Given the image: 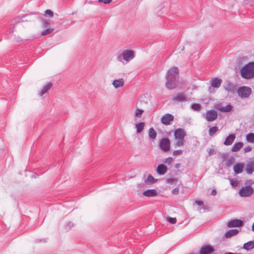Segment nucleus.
I'll return each instance as SVG.
<instances>
[{"label":"nucleus","instance_id":"f257e3e1","mask_svg":"<svg viewBox=\"0 0 254 254\" xmlns=\"http://www.w3.org/2000/svg\"><path fill=\"white\" fill-rule=\"evenodd\" d=\"M179 78V70L177 67H173L170 68L166 75V87L169 89H173L176 87Z\"/></svg>","mask_w":254,"mask_h":254},{"label":"nucleus","instance_id":"f03ea898","mask_svg":"<svg viewBox=\"0 0 254 254\" xmlns=\"http://www.w3.org/2000/svg\"><path fill=\"white\" fill-rule=\"evenodd\" d=\"M241 76L250 79L254 77V62H250L244 66L240 70Z\"/></svg>","mask_w":254,"mask_h":254},{"label":"nucleus","instance_id":"7ed1b4c3","mask_svg":"<svg viewBox=\"0 0 254 254\" xmlns=\"http://www.w3.org/2000/svg\"><path fill=\"white\" fill-rule=\"evenodd\" d=\"M134 56V52L132 50H125L118 55L117 60L124 64H125L132 60Z\"/></svg>","mask_w":254,"mask_h":254},{"label":"nucleus","instance_id":"20e7f679","mask_svg":"<svg viewBox=\"0 0 254 254\" xmlns=\"http://www.w3.org/2000/svg\"><path fill=\"white\" fill-rule=\"evenodd\" d=\"M187 135L186 132L183 128H178L174 131V136L176 140L175 145L177 147H181L184 145L185 137Z\"/></svg>","mask_w":254,"mask_h":254},{"label":"nucleus","instance_id":"39448f33","mask_svg":"<svg viewBox=\"0 0 254 254\" xmlns=\"http://www.w3.org/2000/svg\"><path fill=\"white\" fill-rule=\"evenodd\" d=\"M237 92L240 97L242 98H246L250 96L252 93V89L250 87L247 86H242L239 87Z\"/></svg>","mask_w":254,"mask_h":254},{"label":"nucleus","instance_id":"423d86ee","mask_svg":"<svg viewBox=\"0 0 254 254\" xmlns=\"http://www.w3.org/2000/svg\"><path fill=\"white\" fill-rule=\"evenodd\" d=\"M254 193V190L250 186L242 187L239 191L241 197H248Z\"/></svg>","mask_w":254,"mask_h":254},{"label":"nucleus","instance_id":"0eeeda50","mask_svg":"<svg viewBox=\"0 0 254 254\" xmlns=\"http://www.w3.org/2000/svg\"><path fill=\"white\" fill-rule=\"evenodd\" d=\"M170 142L169 139L164 138L159 141V147L161 150L167 152L170 150Z\"/></svg>","mask_w":254,"mask_h":254},{"label":"nucleus","instance_id":"6e6552de","mask_svg":"<svg viewBox=\"0 0 254 254\" xmlns=\"http://www.w3.org/2000/svg\"><path fill=\"white\" fill-rule=\"evenodd\" d=\"M217 116V112L214 110H211L206 112L205 118L208 122H212L216 119Z\"/></svg>","mask_w":254,"mask_h":254},{"label":"nucleus","instance_id":"1a4fd4ad","mask_svg":"<svg viewBox=\"0 0 254 254\" xmlns=\"http://www.w3.org/2000/svg\"><path fill=\"white\" fill-rule=\"evenodd\" d=\"M214 252V248L210 245L203 246L199 251V254H211Z\"/></svg>","mask_w":254,"mask_h":254},{"label":"nucleus","instance_id":"9d476101","mask_svg":"<svg viewBox=\"0 0 254 254\" xmlns=\"http://www.w3.org/2000/svg\"><path fill=\"white\" fill-rule=\"evenodd\" d=\"M174 117L170 114H166L161 118V123L165 125H169L173 121Z\"/></svg>","mask_w":254,"mask_h":254},{"label":"nucleus","instance_id":"9b49d317","mask_svg":"<svg viewBox=\"0 0 254 254\" xmlns=\"http://www.w3.org/2000/svg\"><path fill=\"white\" fill-rule=\"evenodd\" d=\"M112 84L115 89L122 88L125 84V80L123 78L115 79L113 81Z\"/></svg>","mask_w":254,"mask_h":254},{"label":"nucleus","instance_id":"f8f14e48","mask_svg":"<svg viewBox=\"0 0 254 254\" xmlns=\"http://www.w3.org/2000/svg\"><path fill=\"white\" fill-rule=\"evenodd\" d=\"M243 222L239 219L232 220L228 222L227 226L229 228L241 227L243 225Z\"/></svg>","mask_w":254,"mask_h":254},{"label":"nucleus","instance_id":"ddd939ff","mask_svg":"<svg viewBox=\"0 0 254 254\" xmlns=\"http://www.w3.org/2000/svg\"><path fill=\"white\" fill-rule=\"evenodd\" d=\"M236 135L235 134H229L226 137L223 144L226 146L231 145L234 141Z\"/></svg>","mask_w":254,"mask_h":254},{"label":"nucleus","instance_id":"4468645a","mask_svg":"<svg viewBox=\"0 0 254 254\" xmlns=\"http://www.w3.org/2000/svg\"><path fill=\"white\" fill-rule=\"evenodd\" d=\"M167 167L163 164H159L157 169V173L160 175H163L167 172Z\"/></svg>","mask_w":254,"mask_h":254},{"label":"nucleus","instance_id":"2eb2a0df","mask_svg":"<svg viewBox=\"0 0 254 254\" xmlns=\"http://www.w3.org/2000/svg\"><path fill=\"white\" fill-rule=\"evenodd\" d=\"M224 87L226 90L233 92L236 89V86L230 81H226L224 84Z\"/></svg>","mask_w":254,"mask_h":254},{"label":"nucleus","instance_id":"dca6fc26","mask_svg":"<svg viewBox=\"0 0 254 254\" xmlns=\"http://www.w3.org/2000/svg\"><path fill=\"white\" fill-rule=\"evenodd\" d=\"M158 194L157 191L156 190H148L143 192V195L147 197H153L157 195Z\"/></svg>","mask_w":254,"mask_h":254},{"label":"nucleus","instance_id":"f3484780","mask_svg":"<svg viewBox=\"0 0 254 254\" xmlns=\"http://www.w3.org/2000/svg\"><path fill=\"white\" fill-rule=\"evenodd\" d=\"M246 171L248 174H251L254 172V161H250L247 164Z\"/></svg>","mask_w":254,"mask_h":254},{"label":"nucleus","instance_id":"a211bd4d","mask_svg":"<svg viewBox=\"0 0 254 254\" xmlns=\"http://www.w3.org/2000/svg\"><path fill=\"white\" fill-rule=\"evenodd\" d=\"M233 169L235 174H240L243 171L244 165L242 163L236 164L234 166Z\"/></svg>","mask_w":254,"mask_h":254},{"label":"nucleus","instance_id":"6ab92c4d","mask_svg":"<svg viewBox=\"0 0 254 254\" xmlns=\"http://www.w3.org/2000/svg\"><path fill=\"white\" fill-rule=\"evenodd\" d=\"M222 82V80L221 79L218 78H214L212 79L211 81V86L214 88H218L220 86Z\"/></svg>","mask_w":254,"mask_h":254},{"label":"nucleus","instance_id":"aec40b11","mask_svg":"<svg viewBox=\"0 0 254 254\" xmlns=\"http://www.w3.org/2000/svg\"><path fill=\"white\" fill-rule=\"evenodd\" d=\"M174 101L182 102L187 101V97L184 94H178L173 98Z\"/></svg>","mask_w":254,"mask_h":254},{"label":"nucleus","instance_id":"412c9836","mask_svg":"<svg viewBox=\"0 0 254 254\" xmlns=\"http://www.w3.org/2000/svg\"><path fill=\"white\" fill-rule=\"evenodd\" d=\"M254 248V241H249L243 245V249L249 251Z\"/></svg>","mask_w":254,"mask_h":254},{"label":"nucleus","instance_id":"4be33fe9","mask_svg":"<svg viewBox=\"0 0 254 254\" xmlns=\"http://www.w3.org/2000/svg\"><path fill=\"white\" fill-rule=\"evenodd\" d=\"M239 233V231L237 229H231L227 231L225 236L226 238H229L232 236L236 235Z\"/></svg>","mask_w":254,"mask_h":254},{"label":"nucleus","instance_id":"5701e85b","mask_svg":"<svg viewBox=\"0 0 254 254\" xmlns=\"http://www.w3.org/2000/svg\"><path fill=\"white\" fill-rule=\"evenodd\" d=\"M243 143L242 142H238L235 143L232 147V152H237L243 147Z\"/></svg>","mask_w":254,"mask_h":254},{"label":"nucleus","instance_id":"b1692460","mask_svg":"<svg viewBox=\"0 0 254 254\" xmlns=\"http://www.w3.org/2000/svg\"><path fill=\"white\" fill-rule=\"evenodd\" d=\"M145 127V124L143 122H141L138 124H136L135 125V127L136 129L137 133H139L144 129Z\"/></svg>","mask_w":254,"mask_h":254},{"label":"nucleus","instance_id":"393cba45","mask_svg":"<svg viewBox=\"0 0 254 254\" xmlns=\"http://www.w3.org/2000/svg\"><path fill=\"white\" fill-rule=\"evenodd\" d=\"M157 180L155 179L151 175H149L145 180L144 182L148 185H151L155 183Z\"/></svg>","mask_w":254,"mask_h":254},{"label":"nucleus","instance_id":"a878e982","mask_svg":"<svg viewBox=\"0 0 254 254\" xmlns=\"http://www.w3.org/2000/svg\"><path fill=\"white\" fill-rule=\"evenodd\" d=\"M232 108L233 107L231 105H228L225 107H220L218 109L222 112L228 113L232 110Z\"/></svg>","mask_w":254,"mask_h":254},{"label":"nucleus","instance_id":"bb28decb","mask_svg":"<svg viewBox=\"0 0 254 254\" xmlns=\"http://www.w3.org/2000/svg\"><path fill=\"white\" fill-rule=\"evenodd\" d=\"M52 87V84L50 83H49L47 84L46 85H45L41 91L40 93V95L41 96H43L45 93H46Z\"/></svg>","mask_w":254,"mask_h":254},{"label":"nucleus","instance_id":"cd10ccee","mask_svg":"<svg viewBox=\"0 0 254 254\" xmlns=\"http://www.w3.org/2000/svg\"><path fill=\"white\" fill-rule=\"evenodd\" d=\"M246 138L247 141L251 143H254V133H250L246 135Z\"/></svg>","mask_w":254,"mask_h":254},{"label":"nucleus","instance_id":"c85d7f7f","mask_svg":"<svg viewBox=\"0 0 254 254\" xmlns=\"http://www.w3.org/2000/svg\"><path fill=\"white\" fill-rule=\"evenodd\" d=\"M144 113V110L140 109H136L135 111V117L140 118Z\"/></svg>","mask_w":254,"mask_h":254},{"label":"nucleus","instance_id":"c756f323","mask_svg":"<svg viewBox=\"0 0 254 254\" xmlns=\"http://www.w3.org/2000/svg\"><path fill=\"white\" fill-rule=\"evenodd\" d=\"M157 133L153 128L151 127L149 129V136L152 139L156 137Z\"/></svg>","mask_w":254,"mask_h":254},{"label":"nucleus","instance_id":"7c9ffc66","mask_svg":"<svg viewBox=\"0 0 254 254\" xmlns=\"http://www.w3.org/2000/svg\"><path fill=\"white\" fill-rule=\"evenodd\" d=\"M218 130V128L217 127H211L209 129V134L210 136L213 135Z\"/></svg>","mask_w":254,"mask_h":254},{"label":"nucleus","instance_id":"2f4dec72","mask_svg":"<svg viewBox=\"0 0 254 254\" xmlns=\"http://www.w3.org/2000/svg\"><path fill=\"white\" fill-rule=\"evenodd\" d=\"M235 161V158L233 157H231L226 161V165L230 167L234 163Z\"/></svg>","mask_w":254,"mask_h":254},{"label":"nucleus","instance_id":"473e14b6","mask_svg":"<svg viewBox=\"0 0 254 254\" xmlns=\"http://www.w3.org/2000/svg\"><path fill=\"white\" fill-rule=\"evenodd\" d=\"M26 16H24L23 17H16V18H15L13 20V24H15L17 23H19V22H23L25 20H28V19H26V20H24L23 18H25Z\"/></svg>","mask_w":254,"mask_h":254},{"label":"nucleus","instance_id":"72a5a7b5","mask_svg":"<svg viewBox=\"0 0 254 254\" xmlns=\"http://www.w3.org/2000/svg\"><path fill=\"white\" fill-rule=\"evenodd\" d=\"M191 108L192 110L198 111L201 109V106L199 104H193L191 105Z\"/></svg>","mask_w":254,"mask_h":254},{"label":"nucleus","instance_id":"f704fd0d","mask_svg":"<svg viewBox=\"0 0 254 254\" xmlns=\"http://www.w3.org/2000/svg\"><path fill=\"white\" fill-rule=\"evenodd\" d=\"M54 31V29L52 28H48L43 31L42 32L41 34L42 35H46L51 33H52Z\"/></svg>","mask_w":254,"mask_h":254},{"label":"nucleus","instance_id":"c9c22d12","mask_svg":"<svg viewBox=\"0 0 254 254\" xmlns=\"http://www.w3.org/2000/svg\"><path fill=\"white\" fill-rule=\"evenodd\" d=\"M230 182L231 185L233 187H236L239 184L238 181H237L236 180L231 179L230 180Z\"/></svg>","mask_w":254,"mask_h":254},{"label":"nucleus","instance_id":"e433bc0d","mask_svg":"<svg viewBox=\"0 0 254 254\" xmlns=\"http://www.w3.org/2000/svg\"><path fill=\"white\" fill-rule=\"evenodd\" d=\"M177 182V179L176 178H174L168 179L166 181V183L167 184H171V185H172L174 183H175Z\"/></svg>","mask_w":254,"mask_h":254},{"label":"nucleus","instance_id":"4c0bfd02","mask_svg":"<svg viewBox=\"0 0 254 254\" xmlns=\"http://www.w3.org/2000/svg\"><path fill=\"white\" fill-rule=\"evenodd\" d=\"M167 220L171 224H175L176 223L177 219L176 218H172L168 217L167 218Z\"/></svg>","mask_w":254,"mask_h":254},{"label":"nucleus","instance_id":"58836bf2","mask_svg":"<svg viewBox=\"0 0 254 254\" xmlns=\"http://www.w3.org/2000/svg\"><path fill=\"white\" fill-rule=\"evenodd\" d=\"M173 160V158L171 157H169L166 158L164 160L163 162L164 163L170 164L172 162Z\"/></svg>","mask_w":254,"mask_h":254},{"label":"nucleus","instance_id":"ea45409f","mask_svg":"<svg viewBox=\"0 0 254 254\" xmlns=\"http://www.w3.org/2000/svg\"><path fill=\"white\" fill-rule=\"evenodd\" d=\"M183 153V150H177L173 151V155L174 156H178L182 154Z\"/></svg>","mask_w":254,"mask_h":254},{"label":"nucleus","instance_id":"a19ab883","mask_svg":"<svg viewBox=\"0 0 254 254\" xmlns=\"http://www.w3.org/2000/svg\"><path fill=\"white\" fill-rule=\"evenodd\" d=\"M45 14L49 15L51 17L53 16V12L50 9H48L45 11Z\"/></svg>","mask_w":254,"mask_h":254},{"label":"nucleus","instance_id":"79ce46f5","mask_svg":"<svg viewBox=\"0 0 254 254\" xmlns=\"http://www.w3.org/2000/svg\"><path fill=\"white\" fill-rule=\"evenodd\" d=\"M179 192V188L177 187L175 188L172 190V193L174 194H177Z\"/></svg>","mask_w":254,"mask_h":254},{"label":"nucleus","instance_id":"37998d69","mask_svg":"<svg viewBox=\"0 0 254 254\" xmlns=\"http://www.w3.org/2000/svg\"><path fill=\"white\" fill-rule=\"evenodd\" d=\"M252 150V147L250 146H247L244 148V151L245 153L250 152Z\"/></svg>","mask_w":254,"mask_h":254},{"label":"nucleus","instance_id":"c03bdc74","mask_svg":"<svg viewBox=\"0 0 254 254\" xmlns=\"http://www.w3.org/2000/svg\"><path fill=\"white\" fill-rule=\"evenodd\" d=\"M215 153V150L214 149H211L209 150V152H208V154H209V155L210 156L213 154H214Z\"/></svg>","mask_w":254,"mask_h":254},{"label":"nucleus","instance_id":"a18cd8bd","mask_svg":"<svg viewBox=\"0 0 254 254\" xmlns=\"http://www.w3.org/2000/svg\"><path fill=\"white\" fill-rule=\"evenodd\" d=\"M195 203H196V204H197L198 205H202L203 204V202L202 201H199V200L195 201Z\"/></svg>","mask_w":254,"mask_h":254},{"label":"nucleus","instance_id":"49530a36","mask_svg":"<svg viewBox=\"0 0 254 254\" xmlns=\"http://www.w3.org/2000/svg\"><path fill=\"white\" fill-rule=\"evenodd\" d=\"M43 26L44 27H46L49 24L48 21L46 20H43Z\"/></svg>","mask_w":254,"mask_h":254},{"label":"nucleus","instance_id":"de8ad7c7","mask_svg":"<svg viewBox=\"0 0 254 254\" xmlns=\"http://www.w3.org/2000/svg\"><path fill=\"white\" fill-rule=\"evenodd\" d=\"M112 0H103V2L105 4H108L111 3Z\"/></svg>","mask_w":254,"mask_h":254},{"label":"nucleus","instance_id":"09e8293b","mask_svg":"<svg viewBox=\"0 0 254 254\" xmlns=\"http://www.w3.org/2000/svg\"><path fill=\"white\" fill-rule=\"evenodd\" d=\"M253 181L252 180H247L246 182V184L248 185H251L253 183Z\"/></svg>","mask_w":254,"mask_h":254},{"label":"nucleus","instance_id":"8fccbe9b","mask_svg":"<svg viewBox=\"0 0 254 254\" xmlns=\"http://www.w3.org/2000/svg\"><path fill=\"white\" fill-rule=\"evenodd\" d=\"M211 195H215L216 194V191L215 190H213L211 193Z\"/></svg>","mask_w":254,"mask_h":254},{"label":"nucleus","instance_id":"3c124183","mask_svg":"<svg viewBox=\"0 0 254 254\" xmlns=\"http://www.w3.org/2000/svg\"><path fill=\"white\" fill-rule=\"evenodd\" d=\"M180 166V164L177 163L175 165V168H179Z\"/></svg>","mask_w":254,"mask_h":254},{"label":"nucleus","instance_id":"603ef678","mask_svg":"<svg viewBox=\"0 0 254 254\" xmlns=\"http://www.w3.org/2000/svg\"><path fill=\"white\" fill-rule=\"evenodd\" d=\"M68 225L70 227V226H73V224L71 222H69L68 223Z\"/></svg>","mask_w":254,"mask_h":254},{"label":"nucleus","instance_id":"864d4df0","mask_svg":"<svg viewBox=\"0 0 254 254\" xmlns=\"http://www.w3.org/2000/svg\"><path fill=\"white\" fill-rule=\"evenodd\" d=\"M252 229L254 232V223L252 225Z\"/></svg>","mask_w":254,"mask_h":254},{"label":"nucleus","instance_id":"5fc2aeb1","mask_svg":"<svg viewBox=\"0 0 254 254\" xmlns=\"http://www.w3.org/2000/svg\"><path fill=\"white\" fill-rule=\"evenodd\" d=\"M9 31H10V32H13V29H12V28H10V29H9Z\"/></svg>","mask_w":254,"mask_h":254},{"label":"nucleus","instance_id":"6e6d98bb","mask_svg":"<svg viewBox=\"0 0 254 254\" xmlns=\"http://www.w3.org/2000/svg\"><path fill=\"white\" fill-rule=\"evenodd\" d=\"M103 0H98V2H103Z\"/></svg>","mask_w":254,"mask_h":254},{"label":"nucleus","instance_id":"4d7b16f0","mask_svg":"<svg viewBox=\"0 0 254 254\" xmlns=\"http://www.w3.org/2000/svg\"><path fill=\"white\" fill-rule=\"evenodd\" d=\"M223 158H224L225 157V155H223Z\"/></svg>","mask_w":254,"mask_h":254}]
</instances>
